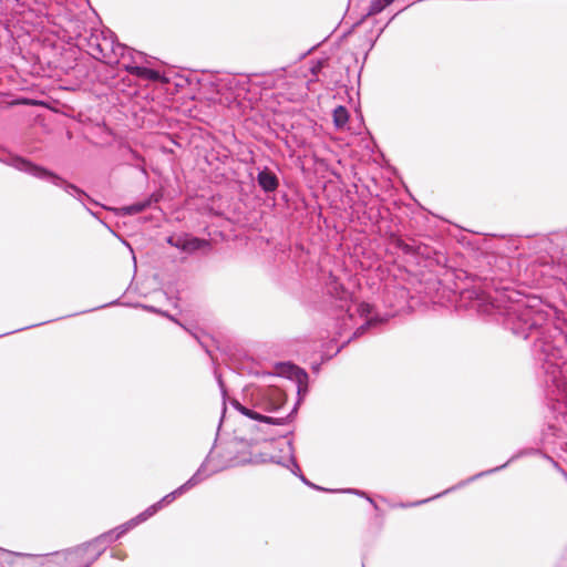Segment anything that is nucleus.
<instances>
[{
	"label": "nucleus",
	"instance_id": "1",
	"mask_svg": "<svg viewBox=\"0 0 567 567\" xmlns=\"http://www.w3.org/2000/svg\"><path fill=\"white\" fill-rule=\"evenodd\" d=\"M474 290L466 291L467 298L475 296L473 308L495 316L513 334L527 339L536 336L532 353L538 373L546 383H557L566 362L561 346L566 342L563 332L548 323L545 311L537 308L538 301L508 287L499 286L495 277L485 276Z\"/></svg>",
	"mask_w": 567,
	"mask_h": 567
},
{
	"label": "nucleus",
	"instance_id": "2",
	"mask_svg": "<svg viewBox=\"0 0 567 567\" xmlns=\"http://www.w3.org/2000/svg\"><path fill=\"white\" fill-rule=\"evenodd\" d=\"M89 50L94 59L110 65L120 64L121 60L125 61L128 59L127 62L123 63V68L130 74L137 78L150 81H158L161 79L158 71L136 64L138 60L144 58V53L134 51L125 44L117 42L114 33L111 31L92 34L89 39Z\"/></svg>",
	"mask_w": 567,
	"mask_h": 567
},
{
	"label": "nucleus",
	"instance_id": "3",
	"mask_svg": "<svg viewBox=\"0 0 567 567\" xmlns=\"http://www.w3.org/2000/svg\"><path fill=\"white\" fill-rule=\"evenodd\" d=\"M3 163L35 178L50 182L81 203H83L84 198H89L87 194L74 184L66 182L54 172L37 165L24 157L10 155L7 159H3Z\"/></svg>",
	"mask_w": 567,
	"mask_h": 567
},
{
	"label": "nucleus",
	"instance_id": "4",
	"mask_svg": "<svg viewBox=\"0 0 567 567\" xmlns=\"http://www.w3.org/2000/svg\"><path fill=\"white\" fill-rule=\"evenodd\" d=\"M213 461V452L208 454L205 462L200 465V467L197 470V472L183 485H181L175 491L168 493L165 495L162 499H159L157 503L151 505L147 507L144 512H142L137 517L131 519L127 522L124 528L131 529L137 524L145 522L150 517H152L155 513H157L161 508H163L165 505H168L172 503L177 496H181L185 492L189 491L190 488L195 487L197 484H199L202 481H204L206 477H208L210 474L221 471L223 466H214L212 471L207 474H205L206 466Z\"/></svg>",
	"mask_w": 567,
	"mask_h": 567
},
{
	"label": "nucleus",
	"instance_id": "5",
	"mask_svg": "<svg viewBox=\"0 0 567 567\" xmlns=\"http://www.w3.org/2000/svg\"><path fill=\"white\" fill-rule=\"evenodd\" d=\"M124 527L125 525H121L116 529L106 532L91 542L84 543L64 551H56L54 556L56 557L58 563L63 561L68 567H82L83 556L87 554L91 547L97 546L101 542H114L118 539L127 532V528Z\"/></svg>",
	"mask_w": 567,
	"mask_h": 567
},
{
	"label": "nucleus",
	"instance_id": "6",
	"mask_svg": "<svg viewBox=\"0 0 567 567\" xmlns=\"http://www.w3.org/2000/svg\"><path fill=\"white\" fill-rule=\"evenodd\" d=\"M252 405L264 412H275L286 402V394L277 386L257 389L251 393Z\"/></svg>",
	"mask_w": 567,
	"mask_h": 567
},
{
	"label": "nucleus",
	"instance_id": "7",
	"mask_svg": "<svg viewBox=\"0 0 567 567\" xmlns=\"http://www.w3.org/2000/svg\"><path fill=\"white\" fill-rule=\"evenodd\" d=\"M352 307L355 308V311L360 315V317L367 319L365 322L363 324H361L354 331V333H353L354 338L361 336L367 329L373 328L377 324L383 322V319H381V318L369 317L371 315V306L369 303H365V302H361V303H358V305H354V306H349L347 308V312H346V316L348 317V319H350V320L352 319V316H353Z\"/></svg>",
	"mask_w": 567,
	"mask_h": 567
},
{
	"label": "nucleus",
	"instance_id": "8",
	"mask_svg": "<svg viewBox=\"0 0 567 567\" xmlns=\"http://www.w3.org/2000/svg\"><path fill=\"white\" fill-rule=\"evenodd\" d=\"M257 182L265 193L275 192L279 186V179L277 175L267 167L259 171L257 175Z\"/></svg>",
	"mask_w": 567,
	"mask_h": 567
},
{
	"label": "nucleus",
	"instance_id": "9",
	"mask_svg": "<svg viewBox=\"0 0 567 567\" xmlns=\"http://www.w3.org/2000/svg\"><path fill=\"white\" fill-rule=\"evenodd\" d=\"M233 406L239 411L243 415L248 416L249 419L257 420L267 424L280 425L282 419H272L271 416L262 415L261 413L254 411L251 409L246 408L239 401L233 400Z\"/></svg>",
	"mask_w": 567,
	"mask_h": 567
},
{
	"label": "nucleus",
	"instance_id": "10",
	"mask_svg": "<svg viewBox=\"0 0 567 567\" xmlns=\"http://www.w3.org/2000/svg\"><path fill=\"white\" fill-rule=\"evenodd\" d=\"M159 199H161V195L152 194L143 200H138L136 203H133L131 205L122 207L121 212L123 215H127V216L136 215L138 213L144 212L145 209L151 207L152 204L157 203Z\"/></svg>",
	"mask_w": 567,
	"mask_h": 567
},
{
	"label": "nucleus",
	"instance_id": "11",
	"mask_svg": "<svg viewBox=\"0 0 567 567\" xmlns=\"http://www.w3.org/2000/svg\"><path fill=\"white\" fill-rule=\"evenodd\" d=\"M112 542H101L97 546L89 549L87 554L83 556L82 567H90L106 549V546Z\"/></svg>",
	"mask_w": 567,
	"mask_h": 567
},
{
	"label": "nucleus",
	"instance_id": "12",
	"mask_svg": "<svg viewBox=\"0 0 567 567\" xmlns=\"http://www.w3.org/2000/svg\"><path fill=\"white\" fill-rule=\"evenodd\" d=\"M515 457H516V456H513L512 458H509V460H508L506 463H504L503 465L496 466V467L491 468V470H487V471H483V472H481V473H478V474H476V475H474V476L470 477L468 480H466V481H464V482H461L458 485L453 486V487H451V488H449V489H446V491H444V492H442V493H440V494L435 495L433 498H436V497H440V496H442V495H445V494L450 493L451 491H454L455 488H457V487H460V486L465 485L466 483H470V482L475 481V480H476V478H478V477H482V476H485V475H488V474L495 473V472H497V471H501V470L505 468V467H506V466H507V465H508V464H509V463H511Z\"/></svg>",
	"mask_w": 567,
	"mask_h": 567
},
{
	"label": "nucleus",
	"instance_id": "13",
	"mask_svg": "<svg viewBox=\"0 0 567 567\" xmlns=\"http://www.w3.org/2000/svg\"><path fill=\"white\" fill-rule=\"evenodd\" d=\"M209 247V241L197 237L186 236L185 238V250L186 252H195L203 248Z\"/></svg>",
	"mask_w": 567,
	"mask_h": 567
},
{
	"label": "nucleus",
	"instance_id": "14",
	"mask_svg": "<svg viewBox=\"0 0 567 567\" xmlns=\"http://www.w3.org/2000/svg\"><path fill=\"white\" fill-rule=\"evenodd\" d=\"M288 445H289V451H290V464L292 465V468H291V472L295 474V475H298L300 477V480L306 484V485H309L313 488H318V489H322L321 487H318L316 486L315 484L310 483L301 473H300V467L299 465L297 464L296 462V458L293 456V447H292V443L291 442H288Z\"/></svg>",
	"mask_w": 567,
	"mask_h": 567
},
{
	"label": "nucleus",
	"instance_id": "15",
	"mask_svg": "<svg viewBox=\"0 0 567 567\" xmlns=\"http://www.w3.org/2000/svg\"><path fill=\"white\" fill-rule=\"evenodd\" d=\"M349 120L348 110L344 106H338L333 111V122L337 127H343Z\"/></svg>",
	"mask_w": 567,
	"mask_h": 567
},
{
	"label": "nucleus",
	"instance_id": "16",
	"mask_svg": "<svg viewBox=\"0 0 567 567\" xmlns=\"http://www.w3.org/2000/svg\"><path fill=\"white\" fill-rule=\"evenodd\" d=\"M289 370H290V377H293L296 378L297 382H298V393L301 392V385L303 383L307 382L308 380V374L305 370L296 367V365H289Z\"/></svg>",
	"mask_w": 567,
	"mask_h": 567
},
{
	"label": "nucleus",
	"instance_id": "17",
	"mask_svg": "<svg viewBox=\"0 0 567 567\" xmlns=\"http://www.w3.org/2000/svg\"><path fill=\"white\" fill-rule=\"evenodd\" d=\"M394 0H372L368 10V16H374L384 10Z\"/></svg>",
	"mask_w": 567,
	"mask_h": 567
},
{
	"label": "nucleus",
	"instance_id": "18",
	"mask_svg": "<svg viewBox=\"0 0 567 567\" xmlns=\"http://www.w3.org/2000/svg\"><path fill=\"white\" fill-rule=\"evenodd\" d=\"M185 238L186 236H171L167 238V243L173 246V247H176L177 249H181V250H185Z\"/></svg>",
	"mask_w": 567,
	"mask_h": 567
},
{
	"label": "nucleus",
	"instance_id": "19",
	"mask_svg": "<svg viewBox=\"0 0 567 567\" xmlns=\"http://www.w3.org/2000/svg\"><path fill=\"white\" fill-rule=\"evenodd\" d=\"M327 60H318L311 63L310 72L313 76H318L322 69L326 66Z\"/></svg>",
	"mask_w": 567,
	"mask_h": 567
},
{
	"label": "nucleus",
	"instance_id": "20",
	"mask_svg": "<svg viewBox=\"0 0 567 567\" xmlns=\"http://www.w3.org/2000/svg\"><path fill=\"white\" fill-rule=\"evenodd\" d=\"M217 380H218V384H219V386H220L221 393H223V395L225 396V394H226V389H225V386H224V383H223V381H221L220 377H218V378H217Z\"/></svg>",
	"mask_w": 567,
	"mask_h": 567
},
{
	"label": "nucleus",
	"instance_id": "21",
	"mask_svg": "<svg viewBox=\"0 0 567 567\" xmlns=\"http://www.w3.org/2000/svg\"><path fill=\"white\" fill-rule=\"evenodd\" d=\"M343 492H347V493H353V494H357V495H364V493H363V492L358 491V489H351V488H349V489H344Z\"/></svg>",
	"mask_w": 567,
	"mask_h": 567
},
{
	"label": "nucleus",
	"instance_id": "22",
	"mask_svg": "<svg viewBox=\"0 0 567 567\" xmlns=\"http://www.w3.org/2000/svg\"><path fill=\"white\" fill-rule=\"evenodd\" d=\"M144 308H145L146 310H148V311H152V312H159V310H158V309H156V308H155V307H153V306H144Z\"/></svg>",
	"mask_w": 567,
	"mask_h": 567
},
{
	"label": "nucleus",
	"instance_id": "23",
	"mask_svg": "<svg viewBox=\"0 0 567 567\" xmlns=\"http://www.w3.org/2000/svg\"><path fill=\"white\" fill-rule=\"evenodd\" d=\"M293 412H296V408H295V409H292V411H290V412H289V415H288L287 417H281V419H282V421H281V423H280V424H284V423H285V421H286L290 415H292V414H293Z\"/></svg>",
	"mask_w": 567,
	"mask_h": 567
},
{
	"label": "nucleus",
	"instance_id": "24",
	"mask_svg": "<svg viewBox=\"0 0 567 567\" xmlns=\"http://www.w3.org/2000/svg\"><path fill=\"white\" fill-rule=\"evenodd\" d=\"M293 412H296V408H295V409H292V411H290V412H289V415H288L287 417H281V419H282V421H281V423H280V424H284V423H285V421H286L290 415H292V414H293Z\"/></svg>",
	"mask_w": 567,
	"mask_h": 567
},
{
	"label": "nucleus",
	"instance_id": "25",
	"mask_svg": "<svg viewBox=\"0 0 567 567\" xmlns=\"http://www.w3.org/2000/svg\"><path fill=\"white\" fill-rule=\"evenodd\" d=\"M293 412H296V408H295V409H292V411H290V412H289V415H288L287 417H281V419H282V421H281V423H280V424H284V423H285V421H286L290 415H292V414H293Z\"/></svg>",
	"mask_w": 567,
	"mask_h": 567
},
{
	"label": "nucleus",
	"instance_id": "26",
	"mask_svg": "<svg viewBox=\"0 0 567 567\" xmlns=\"http://www.w3.org/2000/svg\"><path fill=\"white\" fill-rule=\"evenodd\" d=\"M114 558H118V559H123L124 558V555L123 554H113L112 555Z\"/></svg>",
	"mask_w": 567,
	"mask_h": 567
},
{
	"label": "nucleus",
	"instance_id": "27",
	"mask_svg": "<svg viewBox=\"0 0 567 567\" xmlns=\"http://www.w3.org/2000/svg\"><path fill=\"white\" fill-rule=\"evenodd\" d=\"M169 319L179 324V322L176 319H174V317H169Z\"/></svg>",
	"mask_w": 567,
	"mask_h": 567
},
{
	"label": "nucleus",
	"instance_id": "28",
	"mask_svg": "<svg viewBox=\"0 0 567 567\" xmlns=\"http://www.w3.org/2000/svg\"><path fill=\"white\" fill-rule=\"evenodd\" d=\"M367 499H368L371 504H373V505H374V502H373V499H372V498L367 497Z\"/></svg>",
	"mask_w": 567,
	"mask_h": 567
},
{
	"label": "nucleus",
	"instance_id": "29",
	"mask_svg": "<svg viewBox=\"0 0 567 567\" xmlns=\"http://www.w3.org/2000/svg\"><path fill=\"white\" fill-rule=\"evenodd\" d=\"M430 499H431V498H429V501H430ZM425 502H427V499H425V501H420L417 504H423V503H425Z\"/></svg>",
	"mask_w": 567,
	"mask_h": 567
}]
</instances>
